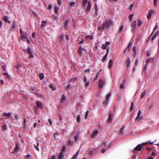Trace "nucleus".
<instances>
[{"mask_svg":"<svg viewBox=\"0 0 159 159\" xmlns=\"http://www.w3.org/2000/svg\"><path fill=\"white\" fill-rule=\"evenodd\" d=\"M94 8L96 10V11H98V7L97 4H95L94 6Z\"/></svg>","mask_w":159,"mask_h":159,"instance_id":"obj_60","label":"nucleus"},{"mask_svg":"<svg viewBox=\"0 0 159 159\" xmlns=\"http://www.w3.org/2000/svg\"><path fill=\"white\" fill-rule=\"evenodd\" d=\"M39 75L41 80H43L44 77V76L43 73H42L39 74Z\"/></svg>","mask_w":159,"mask_h":159,"instance_id":"obj_35","label":"nucleus"},{"mask_svg":"<svg viewBox=\"0 0 159 159\" xmlns=\"http://www.w3.org/2000/svg\"><path fill=\"white\" fill-rule=\"evenodd\" d=\"M11 116V113H4L3 114V119H7L10 118Z\"/></svg>","mask_w":159,"mask_h":159,"instance_id":"obj_8","label":"nucleus"},{"mask_svg":"<svg viewBox=\"0 0 159 159\" xmlns=\"http://www.w3.org/2000/svg\"><path fill=\"white\" fill-rule=\"evenodd\" d=\"M75 2H70V7H74L75 5Z\"/></svg>","mask_w":159,"mask_h":159,"instance_id":"obj_44","label":"nucleus"},{"mask_svg":"<svg viewBox=\"0 0 159 159\" xmlns=\"http://www.w3.org/2000/svg\"><path fill=\"white\" fill-rule=\"evenodd\" d=\"M150 61H151V59L150 58H147L146 60V62L147 63L149 62Z\"/></svg>","mask_w":159,"mask_h":159,"instance_id":"obj_64","label":"nucleus"},{"mask_svg":"<svg viewBox=\"0 0 159 159\" xmlns=\"http://www.w3.org/2000/svg\"><path fill=\"white\" fill-rule=\"evenodd\" d=\"M134 4H131L129 6V8L130 10H131L134 6Z\"/></svg>","mask_w":159,"mask_h":159,"instance_id":"obj_59","label":"nucleus"},{"mask_svg":"<svg viewBox=\"0 0 159 159\" xmlns=\"http://www.w3.org/2000/svg\"><path fill=\"white\" fill-rule=\"evenodd\" d=\"M29 54V55L28 57L29 58H33L34 57V56L33 54V52H30Z\"/></svg>","mask_w":159,"mask_h":159,"instance_id":"obj_41","label":"nucleus"},{"mask_svg":"<svg viewBox=\"0 0 159 159\" xmlns=\"http://www.w3.org/2000/svg\"><path fill=\"white\" fill-rule=\"evenodd\" d=\"M49 87L51 88L52 89V90L54 91L56 89V88L55 87H53V84H49Z\"/></svg>","mask_w":159,"mask_h":159,"instance_id":"obj_38","label":"nucleus"},{"mask_svg":"<svg viewBox=\"0 0 159 159\" xmlns=\"http://www.w3.org/2000/svg\"><path fill=\"white\" fill-rule=\"evenodd\" d=\"M89 111H87L86 112L85 115V119H87L88 115L89 114Z\"/></svg>","mask_w":159,"mask_h":159,"instance_id":"obj_56","label":"nucleus"},{"mask_svg":"<svg viewBox=\"0 0 159 159\" xmlns=\"http://www.w3.org/2000/svg\"><path fill=\"white\" fill-rule=\"evenodd\" d=\"M36 104L37 106V108H39L41 107L42 105L40 103V102L39 101H37L36 102Z\"/></svg>","mask_w":159,"mask_h":159,"instance_id":"obj_25","label":"nucleus"},{"mask_svg":"<svg viewBox=\"0 0 159 159\" xmlns=\"http://www.w3.org/2000/svg\"><path fill=\"white\" fill-rule=\"evenodd\" d=\"M110 44V43L109 42H106L105 44H103L102 45V48L103 49L105 50L106 49H107V46L109 45Z\"/></svg>","mask_w":159,"mask_h":159,"instance_id":"obj_10","label":"nucleus"},{"mask_svg":"<svg viewBox=\"0 0 159 159\" xmlns=\"http://www.w3.org/2000/svg\"><path fill=\"white\" fill-rule=\"evenodd\" d=\"M20 149L19 145L17 143L16 144L15 148H14V150L15 151H17V150H19Z\"/></svg>","mask_w":159,"mask_h":159,"instance_id":"obj_28","label":"nucleus"},{"mask_svg":"<svg viewBox=\"0 0 159 159\" xmlns=\"http://www.w3.org/2000/svg\"><path fill=\"white\" fill-rule=\"evenodd\" d=\"M16 25L15 22L14 21L12 22V25L10 27V30H15L16 28Z\"/></svg>","mask_w":159,"mask_h":159,"instance_id":"obj_7","label":"nucleus"},{"mask_svg":"<svg viewBox=\"0 0 159 159\" xmlns=\"http://www.w3.org/2000/svg\"><path fill=\"white\" fill-rule=\"evenodd\" d=\"M153 11H154L152 10H149L148 13V14L147 16L148 19H149L150 18L151 15Z\"/></svg>","mask_w":159,"mask_h":159,"instance_id":"obj_13","label":"nucleus"},{"mask_svg":"<svg viewBox=\"0 0 159 159\" xmlns=\"http://www.w3.org/2000/svg\"><path fill=\"white\" fill-rule=\"evenodd\" d=\"M142 116H141L137 115V117L135 119V121H140L142 119Z\"/></svg>","mask_w":159,"mask_h":159,"instance_id":"obj_21","label":"nucleus"},{"mask_svg":"<svg viewBox=\"0 0 159 159\" xmlns=\"http://www.w3.org/2000/svg\"><path fill=\"white\" fill-rule=\"evenodd\" d=\"M91 7V2L90 1H88V5L86 8V11L87 12L89 11L90 10V8Z\"/></svg>","mask_w":159,"mask_h":159,"instance_id":"obj_14","label":"nucleus"},{"mask_svg":"<svg viewBox=\"0 0 159 159\" xmlns=\"http://www.w3.org/2000/svg\"><path fill=\"white\" fill-rule=\"evenodd\" d=\"M66 149V146L65 145L63 146L62 148L61 151V152H62V153H63V152H64V151Z\"/></svg>","mask_w":159,"mask_h":159,"instance_id":"obj_54","label":"nucleus"},{"mask_svg":"<svg viewBox=\"0 0 159 159\" xmlns=\"http://www.w3.org/2000/svg\"><path fill=\"white\" fill-rule=\"evenodd\" d=\"M77 80V78H75L73 79H70L69 80V81L70 82H71L72 81L74 82L75 81H76Z\"/></svg>","mask_w":159,"mask_h":159,"instance_id":"obj_52","label":"nucleus"},{"mask_svg":"<svg viewBox=\"0 0 159 159\" xmlns=\"http://www.w3.org/2000/svg\"><path fill=\"white\" fill-rule=\"evenodd\" d=\"M20 33L21 34H25L26 32H23L21 29L20 30Z\"/></svg>","mask_w":159,"mask_h":159,"instance_id":"obj_63","label":"nucleus"},{"mask_svg":"<svg viewBox=\"0 0 159 159\" xmlns=\"http://www.w3.org/2000/svg\"><path fill=\"white\" fill-rule=\"evenodd\" d=\"M143 22L141 21L140 19H139L138 22V25L139 26H140L142 24Z\"/></svg>","mask_w":159,"mask_h":159,"instance_id":"obj_40","label":"nucleus"},{"mask_svg":"<svg viewBox=\"0 0 159 159\" xmlns=\"http://www.w3.org/2000/svg\"><path fill=\"white\" fill-rule=\"evenodd\" d=\"M79 150L76 152V154L72 157L71 159H76L77 157L79 154Z\"/></svg>","mask_w":159,"mask_h":159,"instance_id":"obj_20","label":"nucleus"},{"mask_svg":"<svg viewBox=\"0 0 159 159\" xmlns=\"http://www.w3.org/2000/svg\"><path fill=\"white\" fill-rule=\"evenodd\" d=\"M133 51L134 52V56L136 54V47H133Z\"/></svg>","mask_w":159,"mask_h":159,"instance_id":"obj_57","label":"nucleus"},{"mask_svg":"<svg viewBox=\"0 0 159 159\" xmlns=\"http://www.w3.org/2000/svg\"><path fill=\"white\" fill-rule=\"evenodd\" d=\"M159 35V32L157 31L154 35L152 37V40H153L155 39L157 36Z\"/></svg>","mask_w":159,"mask_h":159,"instance_id":"obj_18","label":"nucleus"},{"mask_svg":"<svg viewBox=\"0 0 159 159\" xmlns=\"http://www.w3.org/2000/svg\"><path fill=\"white\" fill-rule=\"evenodd\" d=\"M131 32L134 33L136 29V20L132 21L131 22Z\"/></svg>","mask_w":159,"mask_h":159,"instance_id":"obj_3","label":"nucleus"},{"mask_svg":"<svg viewBox=\"0 0 159 159\" xmlns=\"http://www.w3.org/2000/svg\"><path fill=\"white\" fill-rule=\"evenodd\" d=\"M130 61L129 58L126 61V65L127 66H128L130 64Z\"/></svg>","mask_w":159,"mask_h":159,"instance_id":"obj_48","label":"nucleus"},{"mask_svg":"<svg viewBox=\"0 0 159 159\" xmlns=\"http://www.w3.org/2000/svg\"><path fill=\"white\" fill-rule=\"evenodd\" d=\"M38 126V125L36 123H34L33 125V127L34 129L36 128H37Z\"/></svg>","mask_w":159,"mask_h":159,"instance_id":"obj_55","label":"nucleus"},{"mask_svg":"<svg viewBox=\"0 0 159 159\" xmlns=\"http://www.w3.org/2000/svg\"><path fill=\"white\" fill-rule=\"evenodd\" d=\"M39 146V143H37L36 145L35 144H34V148L38 151H39V150L38 148Z\"/></svg>","mask_w":159,"mask_h":159,"instance_id":"obj_33","label":"nucleus"},{"mask_svg":"<svg viewBox=\"0 0 159 159\" xmlns=\"http://www.w3.org/2000/svg\"><path fill=\"white\" fill-rule=\"evenodd\" d=\"M143 145L142 144H139L134 149L133 152L135 153L136 151H140L142 148Z\"/></svg>","mask_w":159,"mask_h":159,"instance_id":"obj_5","label":"nucleus"},{"mask_svg":"<svg viewBox=\"0 0 159 159\" xmlns=\"http://www.w3.org/2000/svg\"><path fill=\"white\" fill-rule=\"evenodd\" d=\"M123 26L122 25L120 27V30H119V33L121 34L123 31Z\"/></svg>","mask_w":159,"mask_h":159,"instance_id":"obj_39","label":"nucleus"},{"mask_svg":"<svg viewBox=\"0 0 159 159\" xmlns=\"http://www.w3.org/2000/svg\"><path fill=\"white\" fill-rule=\"evenodd\" d=\"M3 19L5 22H8L10 24V21L8 19L6 16H4L3 18Z\"/></svg>","mask_w":159,"mask_h":159,"instance_id":"obj_16","label":"nucleus"},{"mask_svg":"<svg viewBox=\"0 0 159 159\" xmlns=\"http://www.w3.org/2000/svg\"><path fill=\"white\" fill-rule=\"evenodd\" d=\"M134 16V14H132L131 15H129V19L130 21H131L132 20L133 17Z\"/></svg>","mask_w":159,"mask_h":159,"instance_id":"obj_47","label":"nucleus"},{"mask_svg":"<svg viewBox=\"0 0 159 159\" xmlns=\"http://www.w3.org/2000/svg\"><path fill=\"white\" fill-rule=\"evenodd\" d=\"M58 7L56 6L54 7V11L56 13H57L58 12Z\"/></svg>","mask_w":159,"mask_h":159,"instance_id":"obj_42","label":"nucleus"},{"mask_svg":"<svg viewBox=\"0 0 159 159\" xmlns=\"http://www.w3.org/2000/svg\"><path fill=\"white\" fill-rule=\"evenodd\" d=\"M157 28H158V25L157 24L155 26L154 28V29L153 31L151 34H152L154 33L155 31L157 29Z\"/></svg>","mask_w":159,"mask_h":159,"instance_id":"obj_51","label":"nucleus"},{"mask_svg":"<svg viewBox=\"0 0 159 159\" xmlns=\"http://www.w3.org/2000/svg\"><path fill=\"white\" fill-rule=\"evenodd\" d=\"M25 34H21V39L24 40L25 39L26 37L25 35Z\"/></svg>","mask_w":159,"mask_h":159,"instance_id":"obj_53","label":"nucleus"},{"mask_svg":"<svg viewBox=\"0 0 159 159\" xmlns=\"http://www.w3.org/2000/svg\"><path fill=\"white\" fill-rule=\"evenodd\" d=\"M113 61L111 59H110L109 61L108 67L111 69L112 67Z\"/></svg>","mask_w":159,"mask_h":159,"instance_id":"obj_15","label":"nucleus"},{"mask_svg":"<svg viewBox=\"0 0 159 159\" xmlns=\"http://www.w3.org/2000/svg\"><path fill=\"white\" fill-rule=\"evenodd\" d=\"M73 144V143L70 140H69L67 143V145L69 146H72Z\"/></svg>","mask_w":159,"mask_h":159,"instance_id":"obj_36","label":"nucleus"},{"mask_svg":"<svg viewBox=\"0 0 159 159\" xmlns=\"http://www.w3.org/2000/svg\"><path fill=\"white\" fill-rule=\"evenodd\" d=\"M125 88V85L123 83L120 84V89H124Z\"/></svg>","mask_w":159,"mask_h":159,"instance_id":"obj_45","label":"nucleus"},{"mask_svg":"<svg viewBox=\"0 0 159 159\" xmlns=\"http://www.w3.org/2000/svg\"><path fill=\"white\" fill-rule=\"evenodd\" d=\"M88 0H83L82 1V4L84 7H85L87 4Z\"/></svg>","mask_w":159,"mask_h":159,"instance_id":"obj_24","label":"nucleus"},{"mask_svg":"<svg viewBox=\"0 0 159 159\" xmlns=\"http://www.w3.org/2000/svg\"><path fill=\"white\" fill-rule=\"evenodd\" d=\"M154 2L155 6H157V0H154Z\"/></svg>","mask_w":159,"mask_h":159,"instance_id":"obj_62","label":"nucleus"},{"mask_svg":"<svg viewBox=\"0 0 159 159\" xmlns=\"http://www.w3.org/2000/svg\"><path fill=\"white\" fill-rule=\"evenodd\" d=\"M66 98L64 95H63L62 96L61 98L60 99V103H63L64 102V101L66 100Z\"/></svg>","mask_w":159,"mask_h":159,"instance_id":"obj_22","label":"nucleus"},{"mask_svg":"<svg viewBox=\"0 0 159 159\" xmlns=\"http://www.w3.org/2000/svg\"><path fill=\"white\" fill-rule=\"evenodd\" d=\"M98 43H95V47L97 49L98 48Z\"/></svg>","mask_w":159,"mask_h":159,"instance_id":"obj_61","label":"nucleus"},{"mask_svg":"<svg viewBox=\"0 0 159 159\" xmlns=\"http://www.w3.org/2000/svg\"><path fill=\"white\" fill-rule=\"evenodd\" d=\"M111 93H109L107 95L106 100H104L102 102V104L104 105V106H106L107 105L108 102L109 101V99L111 97Z\"/></svg>","mask_w":159,"mask_h":159,"instance_id":"obj_4","label":"nucleus"},{"mask_svg":"<svg viewBox=\"0 0 159 159\" xmlns=\"http://www.w3.org/2000/svg\"><path fill=\"white\" fill-rule=\"evenodd\" d=\"M109 47H108L107 48V52H106V54L105 55V56L104 57H103V58H102V61L103 62H104L106 60V58L107 57V53H108V52L109 51Z\"/></svg>","mask_w":159,"mask_h":159,"instance_id":"obj_12","label":"nucleus"},{"mask_svg":"<svg viewBox=\"0 0 159 159\" xmlns=\"http://www.w3.org/2000/svg\"><path fill=\"white\" fill-rule=\"evenodd\" d=\"M132 45L131 42H129L128 46L126 48V50H128V51H129L131 49Z\"/></svg>","mask_w":159,"mask_h":159,"instance_id":"obj_19","label":"nucleus"},{"mask_svg":"<svg viewBox=\"0 0 159 159\" xmlns=\"http://www.w3.org/2000/svg\"><path fill=\"white\" fill-rule=\"evenodd\" d=\"M64 155L63 153L60 152L58 156V159H62L64 157Z\"/></svg>","mask_w":159,"mask_h":159,"instance_id":"obj_26","label":"nucleus"},{"mask_svg":"<svg viewBox=\"0 0 159 159\" xmlns=\"http://www.w3.org/2000/svg\"><path fill=\"white\" fill-rule=\"evenodd\" d=\"M42 24L41 25V26L42 27H44L46 25L47 23V22L44 21H42Z\"/></svg>","mask_w":159,"mask_h":159,"instance_id":"obj_43","label":"nucleus"},{"mask_svg":"<svg viewBox=\"0 0 159 159\" xmlns=\"http://www.w3.org/2000/svg\"><path fill=\"white\" fill-rule=\"evenodd\" d=\"M74 139L75 142L76 143L79 139V136L77 135H75L74 136Z\"/></svg>","mask_w":159,"mask_h":159,"instance_id":"obj_27","label":"nucleus"},{"mask_svg":"<svg viewBox=\"0 0 159 159\" xmlns=\"http://www.w3.org/2000/svg\"><path fill=\"white\" fill-rule=\"evenodd\" d=\"M95 149H89L87 151L86 153L87 154L89 155H92L94 152Z\"/></svg>","mask_w":159,"mask_h":159,"instance_id":"obj_11","label":"nucleus"},{"mask_svg":"<svg viewBox=\"0 0 159 159\" xmlns=\"http://www.w3.org/2000/svg\"><path fill=\"white\" fill-rule=\"evenodd\" d=\"M112 116L111 115V114L110 113L109 114V117L108 118V119L107 120V121L108 122H111L112 120Z\"/></svg>","mask_w":159,"mask_h":159,"instance_id":"obj_29","label":"nucleus"},{"mask_svg":"<svg viewBox=\"0 0 159 159\" xmlns=\"http://www.w3.org/2000/svg\"><path fill=\"white\" fill-rule=\"evenodd\" d=\"M98 130L95 129L93 131V132L92 134H91V136L92 138H94L96 137L98 135Z\"/></svg>","mask_w":159,"mask_h":159,"instance_id":"obj_6","label":"nucleus"},{"mask_svg":"<svg viewBox=\"0 0 159 159\" xmlns=\"http://www.w3.org/2000/svg\"><path fill=\"white\" fill-rule=\"evenodd\" d=\"M33 52L31 48L30 47H28L26 49V53H29Z\"/></svg>","mask_w":159,"mask_h":159,"instance_id":"obj_32","label":"nucleus"},{"mask_svg":"<svg viewBox=\"0 0 159 159\" xmlns=\"http://www.w3.org/2000/svg\"><path fill=\"white\" fill-rule=\"evenodd\" d=\"M81 117L80 115H78L76 118L77 121L78 123H79L80 122V120Z\"/></svg>","mask_w":159,"mask_h":159,"instance_id":"obj_37","label":"nucleus"},{"mask_svg":"<svg viewBox=\"0 0 159 159\" xmlns=\"http://www.w3.org/2000/svg\"><path fill=\"white\" fill-rule=\"evenodd\" d=\"M98 75H99V73H98V72H96V75L95 77H94V79H93L94 81L96 80H97L98 79Z\"/></svg>","mask_w":159,"mask_h":159,"instance_id":"obj_46","label":"nucleus"},{"mask_svg":"<svg viewBox=\"0 0 159 159\" xmlns=\"http://www.w3.org/2000/svg\"><path fill=\"white\" fill-rule=\"evenodd\" d=\"M155 141H154V142H146V143H142V144L143 146H145V145H147V144H149V143H150V144H153V143Z\"/></svg>","mask_w":159,"mask_h":159,"instance_id":"obj_31","label":"nucleus"},{"mask_svg":"<svg viewBox=\"0 0 159 159\" xmlns=\"http://www.w3.org/2000/svg\"><path fill=\"white\" fill-rule=\"evenodd\" d=\"M93 36L92 35H87L85 37V39H88L89 40H91L93 39Z\"/></svg>","mask_w":159,"mask_h":159,"instance_id":"obj_17","label":"nucleus"},{"mask_svg":"<svg viewBox=\"0 0 159 159\" xmlns=\"http://www.w3.org/2000/svg\"><path fill=\"white\" fill-rule=\"evenodd\" d=\"M146 93V91L145 90H144V91L143 93H142L141 94L140 96V98H143V97H144L145 96Z\"/></svg>","mask_w":159,"mask_h":159,"instance_id":"obj_30","label":"nucleus"},{"mask_svg":"<svg viewBox=\"0 0 159 159\" xmlns=\"http://www.w3.org/2000/svg\"><path fill=\"white\" fill-rule=\"evenodd\" d=\"M134 102H132L131 103V106L130 108V110H131V111H132L134 108Z\"/></svg>","mask_w":159,"mask_h":159,"instance_id":"obj_49","label":"nucleus"},{"mask_svg":"<svg viewBox=\"0 0 159 159\" xmlns=\"http://www.w3.org/2000/svg\"><path fill=\"white\" fill-rule=\"evenodd\" d=\"M57 4L60 6L61 5V0H57Z\"/></svg>","mask_w":159,"mask_h":159,"instance_id":"obj_58","label":"nucleus"},{"mask_svg":"<svg viewBox=\"0 0 159 159\" xmlns=\"http://www.w3.org/2000/svg\"><path fill=\"white\" fill-rule=\"evenodd\" d=\"M102 146H104L105 148H103L101 150V152L102 153H104L106 150H107L111 147V145L110 144L106 145V142L105 141H104L102 143Z\"/></svg>","mask_w":159,"mask_h":159,"instance_id":"obj_2","label":"nucleus"},{"mask_svg":"<svg viewBox=\"0 0 159 159\" xmlns=\"http://www.w3.org/2000/svg\"><path fill=\"white\" fill-rule=\"evenodd\" d=\"M114 25V23L112 22V20L111 19L107 20L103 24V25L101 27H100V30L101 28L105 29H108L109 28Z\"/></svg>","mask_w":159,"mask_h":159,"instance_id":"obj_1","label":"nucleus"},{"mask_svg":"<svg viewBox=\"0 0 159 159\" xmlns=\"http://www.w3.org/2000/svg\"><path fill=\"white\" fill-rule=\"evenodd\" d=\"M86 52V50L85 49L82 48L81 47H80L78 51V52L80 55L81 56L82 52Z\"/></svg>","mask_w":159,"mask_h":159,"instance_id":"obj_9","label":"nucleus"},{"mask_svg":"<svg viewBox=\"0 0 159 159\" xmlns=\"http://www.w3.org/2000/svg\"><path fill=\"white\" fill-rule=\"evenodd\" d=\"M24 129H26L27 128V125H26V120L25 118L24 119Z\"/></svg>","mask_w":159,"mask_h":159,"instance_id":"obj_34","label":"nucleus"},{"mask_svg":"<svg viewBox=\"0 0 159 159\" xmlns=\"http://www.w3.org/2000/svg\"><path fill=\"white\" fill-rule=\"evenodd\" d=\"M124 128V126H123L121 128L120 130V133L121 134H123V129Z\"/></svg>","mask_w":159,"mask_h":159,"instance_id":"obj_50","label":"nucleus"},{"mask_svg":"<svg viewBox=\"0 0 159 159\" xmlns=\"http://www.w3.org/2000/svg\"><path fill=\"white\" fill-rule=\"evenodd\" d=\"M105 82L104 80H100V89L103 87L104 85Z\"/></svg>","mask_w":159,"mask_h":159,"instance_id":"obj_23","label":"nucleus"}]
</instances>
